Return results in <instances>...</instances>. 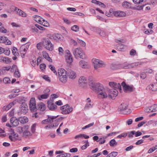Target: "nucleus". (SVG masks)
Listing matches in <instances>:
<instances>
[{
  "instance_id": "f257e3e1",
  "label": "nucleus",
  "mask_w": 157,
  "mask_h": 157,
  "mask_svg": "<svg viewBox=\"0 0 157 157\" xmlns=\"http://www.w3.org/2000/svg\"><path fill=\"white\" fill-rule=\"evenodd\" d=\"M89 80V85L91 89L98 93L103 90L104 88L102 84L99 83H95L92 80Z\"/></svg>"
},
{
  "instance_id": "f03ea898",
  "label": "nucleus",
  "mask_w": 157,
  "mask_h": 157,
  "mask_svg": "<svg viewBox=\"0 0 157 157\" xmlns=\"http://www.w3.org/2000/svg\"><path fill=\"white\" fill-rule=\"evenodd\" d=\"M42 44L46 49L50 51H52L54 48V45L48 38H44L42 39Z\"/></svg>"
},
{
  "instance_id": "7ed1b4c3",
  "label": "nucleus",
  "mask_w": 157,
  "mask_h": 157,
  "mask_svg": "<svg viewBox=\"0 0 157 157\" xmlns=\"http://www.w3.org/2000/svg\"><path fill=\"white\" fill-rule=\"evenodd\" d=\"M142 64V62L135 63H132L125 62L121 64L120 67L121 68L128 69L134 68L135 67L138 66Z\"/></svg>"
},
{
  "instance_id": "20e7f679",
  "label": "nucleus",
  "mask_w": 157,
  "mask_h": 157,
  "mask_svg": "<svg viewBox=\"0 0 157 157\" xmlns=\"http://www.w3.org/2000/svg\"><path fill=\"white\" fill-rule=\"evenodd\" d=\"M73 54L76 58H77L78 57H79L82 59H84L86 58V56L80 48L75 49L73 51Z\"/></svg>"
},
{
  "instance_id": "39448f33",
  "label": "nucleus",
  "mask_w": 157,
  "mask_h": 157,
  "mask_svg": "<svg viewBox=\"0 0 157 157\" xmlns=\"http://www.w3.org/2000/svg\"><path fill=\"white\" fill-rule=\"evenodd\" d=\"M62 111L61 113L63 114H68L71 113L73 110L72 107H70L69 105L67 104L60 107Z\"/></svg>"
},
{
  "instance_id": "423d86ee",
  "label": "nucleus",
  "mask_w": 157,
  "mask_h": 157,
  "mask_svg": "<svg viewBox=\"0 0 157 157\" xmlns=\"http://www.w3.org/2000/svg\"><path fill=\"white\" fill-rule=\"evenodd\" d=\"M29 107L30 110L33 112H34L37 110V106L34 98H32L30 100Z\"/></svg>"
},
{
  "instance_id": "0eeeda50",
  "label": "nucleus",
  "mask_w": 157,
  "mask_h": 157,
  "mask_svg": "<svg viewBox=\"0 0 157 157\" xmlns=\"http://www.w3.org/2000/svg\"><path fill=\"white\" fill-rule=\"evenodd\" d=\"M92 62L94 63V68L95 69L102 67L104 64V62L98 59H93Z\"/></svg>"
},
{
  "instance_id": "6e6552de",
  "label": "nucleus",
  "mask_w": 157,
  "mask_h": 157,
  "mask_svg": "<svg viewBox=\"0 0 157 157\" xmlns=\"http://www.w3.org/2000/svg\"><path fill=\"white\" fill-rule=\"evenodd\" d=\"M58 116V115L57 116H53L48 115H47L48 119L42 121V124H45L48 123H51L53 121V120L56 119Z\"/></svg>"
},
{
  "instance_id": "1a4fd4ad",
  "label": "nucleus",
  "mask_w": 157,
  "mask_h": 157,
  "mask_svg": "<svg viewBox=\"0 0 157 157\" xmlns=\"http://www.w3.org/2000/svg\"><path fill=\"white\" fill-rule=\"evenodd\" d=\"M118 93L117 90L115 89H111L109 90L108 97L112 99H114V98L117 95Z\"/></svg>"
},
{
  "instance_id": "9d476101",
  "label": "nucleus",
  "mask_w": 157,
  "mask_h": 157,
  "mask_svg": "<svg viewBox=\"0 0 157 157\" xmlns=\"http://www.w3.org/2000/svg\"><path fill=\"white\" fill-rule=\"evenodd\" d=\"M48 107L49 109L51 111H55L57 108V106L53 102V101L51 100L48 101L47 102Z\"/></svg>"
},
{
  "instance_id": "9b49d317",
  "label": "nucleus",
  "mask_w": 157,
  "mask_h": 157,
  "mask_svg": "<svg viewBox=\"0 0 157 157\" xmlns=\"http://www.w3.org/2000/svg\"><path fill=\"white\" fill-rule=\"evenodd\" d=\"M20 108L22 113L25 114L27 112L28 110V106L25 102L22 103Z\"/></svg>"
},
{
  "instance_id": "f8f14e48",
  "label": "nucleus",
  "mask_w": 157,
  "mask_h": 157,
  "mask_svg": "<svg viewBox=\"0 0 157 157\" xmlns=\"http://www.w3.org/2000/svg\"><path fill=\"white\" fill-rule=\"evenodd\" d=\"M67 55L65 56L66 61L68 63H71L73 61V58L70 51L67 50L66 51Z\"/></svg>"
},
{
  "instance_id": "ddd939ff",
  "label": "nucleus",
  "mask_w": 157,
  "mask_h": 157,
  "mask_svg": "<svg viewBox=\"0 0 157 157\" xmlns=\"http://www.w3.org/2000/svg\"><path fill=\"white\" fill-rule=\"evenodd\" d=\"M122 85L125 91L131 92L133 91L134 90V88L133 86L128 85L124 82H123L122 83Z\"/></svg>"
},
{
  "instance_id": "4468645a",
  "label": "nucleus",
  "mask_w": 157,
  "mask_h": 157,
  "mask_svg": "<svg viewBox=\"0 0 157 157\" xmlns=\"http://www.w3.org/2000/svg\"><path fill=\"white\" fill-rule=\"evenodd\" d=\"M79 85L82 87L85 86L87 82V79L84 77H81L80 78L79 81Z\"/></svg>"
},
{
  "instance_id": "2eb2a0df",
  "label": "nucleus",
  "mask_w": 157,
  "mask_h": 157,
  "mask_svg": "<svg viewBox=\"0 0 157 157\" xmlns=\"http://www.w3.org/2000/svg\"><path fill=\"white\" fill-rule=\"evenodd\" d=\"M0 43H4L6 45H9L11 44V42L6 37L0 36Z\"/></svg>"
},
{
  "instance_id": "dca6fc26",
  "label": "nucleus",
  "mask_w": 157,
  "mask_h": 157,
  "mask_svg": "<svg viewBox=\"0 0 157 157\" xmlns=\"http://www.w3.org/2000/svg\"><path fill=\"white\" fill-rule=\"evenodd\" d=\"M10 121L13 126L16 127L18 125L19 121V119H17L16 117H13L10 119Z\"/></svg>"
},
{
  "instance_id": "f3484780",
  "label": "nucleus",
  "mask_w": 157,
  "mask_h": 157,
  "mask_svg": "<svg viewBox=\"0 0 157 157\" xmlns=\"http://www.w3.org/2000/svg\"><path fill=\"white\" fill-rule=\"evenodd\" d=\"M18 134L13 132V133L10 134V135L9 136V138L11 141H15L18 139Z\"/></svg>"
},
{
  "instance_id": "a211bd4d",
  "label": "nucleus",
  "mask_w": 157,
  "mask_h": 157,
  "mask_svg": "<svg viewBox=\"0 0 157 157\" xmlns=\"http://www.w3.org/2000/svg\"><path fill=\"white\" fill-rule=\"evenodd\" d=\"M29 128L28 125H25L23 127H18L17 128V132L19 134L23 133L25 129H28Z\"/></svg>"
},
{
  "instance_id": "6ab92c4d",
  "label": "nucleus",
  "mask_w": 157,
  "mask_h": 157,
  "mask_svg": "<svg viewBox=\"0 0 157 157\" xmlns=\"http://www.w3.org/2000/svg\"><path fill=\"white\" fill-rule=\"evenodd\" d=\"M46 109V106L44 103L41 102L38 103L37 105V110L44 111Z\"/></svg>"
},
{
  "instance_id": "aec40b11",
  "label": "nucleus",
  "mask_w": 157,
  "mask_h": 157,
  "mask_svg": "<svg viewBox=\"0 0 157 157\" xmlns=\"http://www.w3.org/2000/svg\"><path fill=\"white\" fill-rule=\"evenodd\" d=\"M67 73L68 75L69 78L71 79H75L76 77V73L73 71L71 70L70 69L68 70Z\"/></svg>"
},
{
  "instance_id": "412c9836",
  "label": "nucleus",
  "mask_w": 157,
  "mask_h": 157,
  "mask_svg": "<svg viewBox=\"0 0 157 157\" xmlns=\"http://www.w3.org/2000/svg\"><path fill=\"white\" fill-rule=\"evenodd\" d=\"M15 10L17 11V14L21 17H25L27 16V14L26 13L22 11L21 9H18L17 7L15 8Z\"/></svg>"
},
{
  "instance_id": "4be33fe9",
  "label": "nucleus",
  "mask_w": 157,
  "mask_h": 157,
  "mask_svg": "<svg viewBox=\"0 0 157 157\" xmlns=\"http://www.w3.org/2000/svg\"><path fill=\"white\" fill-rule=\"evenodd\" d=\"M98 93V96L99 97H101L102 98H105L107 97V95L104 88L103 91L99 92Z\"/></svg>"
},
{
  "instance_id": "5701e85b",
  "label": "nucleus",
  "mask_w": 157,
  "mask_h": 157,
  "mask_svg": "<svg viewBox=\"0 0 157 157\" xmlns=\"http://www.w3.org/2000/svg\"><path fill=\"white\" fill-rule=\"evenodd\" d=\"M67 74H65L59 76V79L62 83H65L67 81Z\"/></svg>"
},
{
  "instance_id": "b1692460",
  "label": "nucleus",
  "mask_w": 157,
  "mask_h": 157,
  "mask_svg": "<svg viewBox=\"0 0 157 157\" xmlns=\"http://www.w3.org/2000/svg\"><path fill=\"white\" fill-rule=\"evenodd\" d=\"M80 66L83 68H87L88 67V63L84 60H81L79 63Z\"/></svg>"
},
{
  "instance_id": "393cba45",
  "label": "nucleus",
  "mask_w": 157,
  "mask_h": 157,
  "mask_svg": "<svg viewBox=\"0 0 157 157\" xmlns=\"http://www.w3.org/2000/svg\"><path fill=\"white\" fill-rule=\"evenodd\" d=\"M0 61L5 63H9L11 62L10 59L7 57H0Z\"/></svg>"
},
{
  "instance_id": "a878e982",
  "label": "nucleus",
  "mask_w": 157,
  "mask_h": 157,
  "mask_svg": "<svg viewBox=\"0 0 157 157\" xmlns=\"http://www.w3.org/2000/svg\"><path fill=\"white\" fill-rule=\"evenodd\" d=\"M116 46L117 49L120 51H124L126 47L125 45L121 43H118Z\"/></svg>"
},
{
  "instance_id": "bb28decb",
  "label": "nucleus",
  "mask_w": 157,
  "mask_h": 157,
  "mask_svg": "<svg viewBox=\"0 0 157 157\" xmlns=\"http://www.w3.org/2000/svg\"><path fill=\"white\" fill-rule=\"evenodd\" d=\"M19 120L20 122L22 124L26 123L28 121V118L25 117H19Z\"/></svg>"
},
{
  "instance_id": "cd10ccee",
  "label": "nucleus",
  "mask_w": 157,
  "mask_h": 157,
  "mask_svg": "<svg viewBox=\"0 0 157 157\" xmlns=\"http://www.w3.org/2000/svg\"><path fill=\"white\" fill-rule=\"evenodd\" d=\"M28 129H25L23 132V136L25 137H27L29 136H31L32 135V134L29 131Z\"/></svg>"
},
{
  "instance_id": "c85d7f7f",
  "label": "nucleus",
  "mask_w": 157,
  "mask_h": 157,
  "mask_svg": "<svg viewBox=\"0 0 157 157\" xmlns=\"http://www.w3.org/2000/svg\"><path fill=\"white\" fill-rule=\"evenodd\" d=\"M59 76H60L65 74H67V71L63 68H60L58 70Z\"/></svg>"
},
{
  "instance_id": "c756f323",
  "label": "nucleus",
  "mask_w": 157,
  "mask_h": 157,
  "mask_svg": "<svg viewBox=\"0 0 157 157\" xmlns=\"http://www.w3.org/2000/svg\"><path fill=\"white\" fill-rule=\"evenodd\" d=\"M150 89L153 91H157V83H155L150 86Z\"/></svg>"
},
{
  "instance_id": "7c9ffc66",
  "label": "nucleus",
  "mask_w": 157,
  "mask_h": 157,
  "mask_svg": "<svg viewBox=\"0 0 157 157\" xmlns=\"http://www.w3.org/2000/svg\"><path fill=\"white\" fill-rule=\"evenodd\" d=\"M128 107V105L126 104H121L120 106L119 109L120 111H124L126 110Z\"/></svg>"
},
{
  "instance_id": "2f4dec72",
  "label": "nucleus",
  "mask_w": 157,
  "mask_h": 157,
  "mask_svg": "<svg viewBox=\"0 0 157 157\" xmlns=\"http://www.w3.org/2000/svg\"><path fill=\"white\" fill-rule=\"evenodd\" d=\"M62 36L59 34L57 33L55 35L54 40L56 41H59L62 40Z\"/></svg>"
},
{
  "instance_id": "473e14b6",
  "label": "nucleus",
  "mask_w": 157,
  "mask_h": 157,
  "mask_svg": "<svg viewBox=\"0 0 157 157\" xmlns=\"http://www.w3.org/2000/svg\"><path fill=\"white\" fill-rule=\"evenodd\" d=\"M49 94H44L41 95L40 96L38 97V98L39 100H41V99H46L49 96Z\"/></svg>"
},
{
  "instance_id": "72a5a7b5",
  "label": "nucleus",
  "mask_w": 157,
  "mask_h": 157,
  "mask_svg": "<svg viewBox=\"0 0 157 157\" xmlns=\"http://www.w3.org/2000/svg\"><path fill=\"white\" fill-rule=\"evenodd\" d=\"M20 49L21 54L23 55V56H22V57L24 58L27 49L24 48V46H22Z\"/></svg>"
},
{
  "instance_id": "f704fd0d",
  "label": "nucleus",
  "mask_w": 157,
  "mask_h": 157,
  "mask_svg": "<svg viewBox=\"0 0 157 157\" xmlns=\"http://www.w3.org/2000/svg\"><path fill=\"white\" fill-rule=\"evenodd\" d=\"M123 7L127 8H129L131 7V4L127 1L124 2L122 4Z\"/></svg>"
},
{
  "instance_id": "c9c22d12",
  "label": "nucleus",
  "mask_w": 157,
  "mask_h": 157,
  "mask_svg": "<svg viewBox=\"0 0 157 157\" xmlns=\"http://www.w3.org/2000/svg\"><path fill=\"white\" fill-rule=\"evenodd\" d=\"M109 144L110 146L114 147L117 144V143L116 142L115 139H113L110 140Z\"/></svg>"
},
{
  "instance_id": "e433bc0d",
  "label": "nucleus",
  "mask_w": 157,
  "mask_h": 157,
  "mask_svg": "<svg viewBox=\"0 0 157 157\" xmlns=\"http://www.w3.org/2000/svg\"><path fill=\"white\" fill-rule=\"evenodd\" d=\"M117 152L113 151L108 154L106 157H115L117 155Z\"/></svg>"
},
{
  "instance_id": "4c0bfd02",
  "label": "nucleus",
  "mask_w": 157,
  "mask_h": 157,
  "mask_svg": "<svg viewBox=\"0 0 157 157\" xmlns=\"http://www.w3.org/2000/svg\"><path fill=\"white\" fill-rule=\"evenodd\" d=\"M33 17L34 18L35 21L37 22H41V19H43L40 16L37 15H34Z\"/></svg>"
},
{
  "instance_id": "58836bf2",
  "label": "nucleus",
  "mask_w": 157,
  "mask_h": 157,
  "mask_svg": "<svg viewBox=\"0 0 157 157\" xmlns=\"http://www.w3.org/2000/svg\"><path fill=\"white\" fill-rule=\"evenodd\" d=\"M13 106L10 103L7 106H4L2 109L4 110L7 111L10 109Z\"/></svg>"
},
{
  "instance_id": "ea45409f",
  "label": "nucleus",
  "mask_w": 157,
  "mask_h": 157,
  "mask_svg": "<svg viewBox=\"0 0 157 157\" xmlns=\"http://www.w3.org/2000/svg\"><path fill=\"white\" fill-rule=\"evenodd\" d=\"M152 112L157 111V104H155L151 106Z\"/></svg>"
},
{
  "instance_id": "a19ab883",
  "label": "nucleus",
  "mask_w": 157,
  "mask_h": 157,
  "mask_svg": "<svg viewBox=\"0 0 157 157\" xmlns=\"http://www.w3.org/2000/svg\"><path fill=\"white\" fill-rule=\"evenodd\" d=\"M71 29L72 30L76 32L78 31L79 27L78 25H74L71 27Z\"/></svg>"
},
{
  "instance_id": "79ce46f5",
  "label": "nucleus",
  "mask_w": 157,
  "mask_h": 157,
  "mask_svg": "<svg viewBox=\"0 0 157 157\" xmlns=\"http://www.w3.org/2000/svg\"><path fill=\"white\" fill-rule=\"evenodd\" d=\"M115 86L114 89H119L120 90H121V86L119 83H115Z\"/></svg>"
},
{
  "instance_id": "37998d69",
  "label": "nucleus",
  "mask_w": 157,
  "mask_h": 157,
  "mask_svg": "<svg viewBox=\"0 0 157 157\" xmlns=\"http://www.w3.org/2000/svg\"><path fill=\"white\" fill-rule=\"evenodd\" d=\"M50 67V69L53 71V73L56 75H57V71L55 70V67L52 65H49V67Z\"/></svg>"
},
{
  "instance_id": "c03bdc74",
  "label": "nucleus",
  "mask_w": 157,
  "mask_h": 157,
  "mask_svg": "<svg viewBox=\"0 0 157 157\" xmlns=\"http://www.w3.org/2000/svg\"><path fill=\"white\" fill-rule=\"evenodd\" d=\"M128 135L127 133H123L118 136L117 137L118 138H121L122 137H125Z\"/></svg>"
},
{
  "instance_id": "a18cd8bd",
  "label": "nucleus",
  "mask_w": 157,
  "mask_h": 157,
  "mask_svg": "<svg viewBox=\"0 0 157 157\" xmlns=\"http://www.w3.org/2000/svg\"><path fill=\"white\" fill-rule=\"evenodd\" d=\"M17 50V48L15 47H13L12 50V52L15 56H17L18 54V53L16 52Z\"/></svg>"
},
{
  "instance_id": "49530a36",
  "label": "nucleus",
  "mask_w": 157,
  "mask_h": 157,
  "mask_svg": "<svg viewBox=\"0 0 157 157\" xmlns=\"http://www.w3.org/2000/svg\"><path fill=\"white\" fill-rule=\"evenodd\" d=\"M31 29L32 30V32L33 33H37L38 31V30L35 27V26H32L31 27Z\"/></svg>"
},
{
  "instance_id": "de8ad7c7",
  "label": "nucleus",
  "mask_w": 157,
  "mask_h": 157,
  "mask_svg": "<svg viewBox=\"0 0 157 157\" xmlns=\"http://www.w3.org/2000/svg\"><path fill=\"white\" fill-rule=\"evenodd\" d=\"M94 124V122H92V123H91L83 127L82 128V129L83 130H84V129H86V128H89L90 127L93 126Z\"/></svg>"
},
{
  "instance_id": "09e8293b",
  "label": "nucleus",
  "mask_w": 157,
  "mask_h": 157,
  "mask_svg": "<svg viewBox=\"0 0 157 157\" xmlns=\"http://www.w3.org/2000/svg\"><path fill=\"white\" fill-rule=\"evenodd\" d=\"M3 82L5 84L8 83L10 82V80L9 78L6 77L3 78Z\"/></svg>"
},
{
  "instance_id": "8fccbe9b",
  "label": "nucleus",
  "mask_w": 157,
  "mask_h": 157,
  "mask_svg": "<svg viewBox=\"0 0 157 157\" xmlns=\"http://www.w3.org/2000/svg\"><path fill=\"white\" fill-rule=\"evenodd\" d=\"M77 41H78V43H79L80 44L81 46H84V47L85 46L86 43L83 40H79V39H78L77 40Z\"/></svg>"
},
{
  "instance_id": "3c124183",
  "label": "nucleus",
  "mask_w": 157,
  "mask_h": 157,
  "mask_svg": "<svg viewBox=\"0 0 157 157\" xmlns=\"http://www.w3.org/2000/svg\"><path fill=\"white\" fill-rule=\"evenodd\" d=\"M135 134V131H132L128 133V137L129 138H132L133 137V135Z\"/></svg>"
},
{
  "instance_id": "603ef678",
  "label": "nucleus",
  "mask_w": 157,
  "mask_h": 157,
  "mask_svg": "<svg viewBox=\"0 0 157 157\" xmlns=\"http://www.w3.org/2000/svg\"><path fill=\"white\" fill-rule=\"evenodd\" d=\"M7 32V30L5 29L4 27L2 26L0 28V32L1 33H6Z\"/></svg>"
},
{
  "instance_id": "864d4df0",
  "label": "nucleus",
  "mask_w": 157,
  "mask_h": 157,
  "mask_svg": "<svg viewBox=\"0 0 157 157\" xmlns=\"http://www.w3.org/2000/svg\"><path fill=\"white\" fill-rule=\"evenodd\" d=\"M92 105L90 103H87L85 105V109H87L89 108H91L92 107Z\"/></svg>"
},
{
  "instance_id": "5fc2aeb1",
  "label": "nucleus",
  "mask_w": 157,
  "mask_h": 157,
  "mask_svg": "<svg viewBox=\"0 0 157 157\" xmlns=\"http://www.w3.org/2000/svg\"><path fill=\"white\" fill-rule=\"evenodd\" d=\"M136 53V51L133 49H132L130 52V54L132 56H134Z\"/></svg>"
},
{
  "instance_id": "6e6d98bb",
  "label": "nucleus",
  "mask_w": 157,
  "mask_h": 157,
  "mask_svg": "<svg viewBox=\"0 0 157 157\" xmlns=\"http://www.w3.org/2000/svg\"><path fill=\"white\" fill-rule=\"evenodd\" d=\"M119 17H124L126 15V13L124 12L119 11Z\"/></svg>"
},
{
  "instance_id": "4d7b16f0",
  "label": "nucleus",
  "mask_w": 157,
  "mask_h": 157,
  "mask_svg": "<svg viewBox=\"0 0 157 157\" xmlns=\"http://www.w3.org/2000/svg\"><path fill=\"white\" fill-rule=\"evenodd\" d=\"M146 112L150 113L152 112V109L151 108V106L146 107L144 110Z\"/></svg>"
},
{
  "instance_id": "13d9d810",
  "label": "nucleus",
  "mask_w": 157,
  "mask_h": 157,
  "mask_svg": "<svg viewBox=\"0 0 157 157\" xmlns=\"http://www.w3.org/2000/svg\"><path fill=\"white\" fill-rule=\"evenodd\" d=\"M36 124H33L31 127V132L33 133H34L35 132V130H36L35 128L36 127Z\"/></svg>"
},
{
  "instance_id": "bf43d9fd",
  "label": "nucleus",
  "mask_w": 157,
  "mask_h": 157,
  "mask_svg": "<svg viewBox=\"0 0 157 157\" xmlns=\"http://www.w3.org/2000/svg\"><path fill=\"white\" fill-rule=\"evenodd\" d=\"M7 120V116L6 115L3 116L2 118V121L4 122L6 121Z\"/></svg>"
},
{
  "instance_id": "052dcab7",
  "label": "nucleus",
  "mask_w": 157,
  "mask_h": 157,
  "mask_svg": "<svg viewBox=\"0 0 157 157\" xmlns=\"http://www.w3.org/2000/svg\"><path fill=\"white\" fill-rule=\"evenodd\" d=\"M146 77V75L145 72H142L140 74V78L142 79H144Z\"/></svg>"
},
{
  "instance_id": "680f3d73",
  "label": "nucleus",
  "mask_w": 157,
  "mask_h": 157,
  "mask_svg": "<svg viewBox=\"0 0 157 157\" xmlns=\"http://www.w3.org/2000/svg\"><path fill=\"white\" fill-rule=\"evenodd\" d=\"M99 35L102 36H104L106 35V33L105 32L102 30H101L99 33Z\"/></svg>"
},
{
  "instance_id": "e2e57ef3",
  "label": "nucleus",
  "mask_w": 157,
  "mask_h": 157,
  "mask_svg": "<svg viewBox=\"0 0 157 157\" xmlns=\"http://www.w3.org/2000/svg\"><path fill=\"white\" fill-rule=\"evenodd\" d=\"M3 53H4L6 55L9 56L10 54V50L9 49H6L5 50L4 49V51Z\"/></svg>"
},
{
  "instance_id": "0e129e2a",
  "label": "nucleus",
  "mask_w": 157,
  "mask_h": 157,
  "mask_svg": "<svg viewBox=\"0 0 157 157\" xmlns=\"http://www.w3.org/2000/svg\"><path fill=\"white\" fill-rule=\"evenodd\" d=\"M146 121H141L138 124V126L139 127H141L143 126L144 124L146 123Z\"/></svg>"
},
{
  "instance_id": "69168bd1",
  "label": "nucleus",
  "mask_w": 157,
  "mask_h": 157,
  "mask_svg": "<svg viewBox=\"0 0 157 157\" xmlns=\"http://www.w3.org/2000/svg\"><path fill=\"white\" fill-rule=\"evenodd\" d=\"M46 65L44 63L41 64L40 65V69L41 70H43L46 67Z\"/></svg>"
},
{
  "instance_id": "338daca9",
  "label": "nucleus",
  "mask_w": 157,
  "mask_h": 157,
  "mask_svg": "<svg viewBox=\"0 0 157 157\" xmlns=\"http://www.w3.org/2000/svg\"><path fill=\"white\" fill-rule=\"evenodd\" d=\"M112 13L116 17H119V11H113Z\"/></svg>"
},
{
  "instance_id": "774afa93",
  "label": "nucleus",
  "mask_w": 157,
  "mask_h": 157,
  "mask_svg": "<svg viewBox=\"0 0 157 157\" xmlns=\"http://www.w3.org/2000/svg\"><path fill=\"white\" fill-rule=\"evenodd\" d=\"M144 140L142 139L138 140L136 143L135 144L136 145H140L142 144L144 142Z\"/></svg>"
}]
</instances>
